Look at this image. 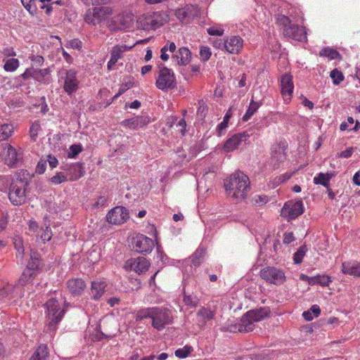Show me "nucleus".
I'll use <instances>...</instances> for the list:
<instances>
[{
  "mask_svg": "<svg viewBox=\"0 0 360 360\" xmlns=\"http://www.w3.org/2000/svg\"><path fill=\"white\" fill-rule=\"evenodd\" d=\"M227 195L240 201L245 198L250 191L249 177L241 171H237L224 180Z\"/></svg>",
  "mask_w": 360,
  "mask_h": 360,
  "instance_id": "1",
  "label": "nucleus"
},
{
  "mask_svg": "<svg viewBox=\"0 0 360 360\" xmlns=\"http://www.w3.org/2000/svg\"><path fill=\"white\" fill-rule=\"evenodd\" d=\"M18 160V154L15 149L9 145L5 157L6 163L10 167H13L17 163Z\"/></svg>",
  "mask_w": 360,
  "mask_h": 360,
  "instance_id": "34",
  "label": "nucleus"
},
{
  "mask_svg": "<svg viewBox=\"0 0 360 360\" xmlns=\"http://www.w3.org/2000/svg\"><path fill=\"white\" fill-rule=\"evenodd\" d=\"M267 308H260L259 309L251 310L245 314L238 325L231 326V331L250 332L255 328V323L258 322L266 317L269 313Z\"/></svg>",
  "mask_w": 360,
  "mask_h": 360,
  "instance_id": "2",
  "label": "nucleus"
},
{
  "mask_svg": "<svg viewBox=\"0 0 360 360\" xmlns=\"http://www.w3.org/2000/svg\"><path fill=\"white\" fill-rule=\"evenodd\" d=\"M137 27L143 30H154L150 13L140 15L136 20Z\"/></svg>",
  "mask_w": 360,
  "mask_h": 360,
  "instance_id": "27",
  "label": "nucleus"
},
{
  "mask_svg": "<svg viewBox=\"0 0 360 360\" xmlns=\"http://www.w3.org/2000/svg\"><path fill=\"white\" fill-rule=\"evenodd\" d=\"M314 184H320L326 188H328L330 186V181H328V178H327V175L325 173H319L314 178Z\"/></svg>",
  "mask_w": 360,
  "mask_h": 360,
  "instance_id": "43",
  "label": "nucleus"
},
{
  "mask_svg": "<svg viewBox=\"0 0 360 360\" xmlns=\"http://www.w3.org/2000/svg\"><path fill=\"white\" fill-rule=\"evenodd\" d=\"M49 352L46 345H41L33 353L29 360H48Z\"/></svg>",
  "mask_w": 360,
  "mask_h": 360,
  "instance_id": "32",
  "label": "nucleus"
},
{
  "mask_svg": "<svg viewBox=\"0 0 360 360\" xmlns=\"http://www.w3.org/2000/svg\"><path fill=\"white\" fill-rule=\"evenodd\" d=\"M50 72L51 70L49 68L35 69L34 67H30L27 68L25 71L19 76V77L22 78L23 80H27L30 78H33L39 82L45 84L47 82L46 76L49 75Z\"/></svg>",
  "mask_w": 360,
  "mask_h": 360,
  "instance_id": "14",
  "label": "nucleus"
},
{
  "mask_svg": "<svg viewBox=\"0 0 360 360\" xmlns=\"http://www.w3.org/2000/svg\"><path fill=\"white\" fill-rule=\"evenodd\" d=\"M19 289L20 291L22 290L18 284L16 285L8 284L6 286L0 289V300L17 297L18 295L17 290Z\"/></svg>",
  "mask_w": 360,
  "mask_h": 360,
  "instance_id": "29",
  "label": "nucleus"
},
{
  "mask_svg": "<svg viewBox=\"0 0 360 360\" xmlns=\"http://www.w3.org/2000/svg\"><path fill=\"white\" fill-rule=\"evenodd\" d=\"M79 81L76 76V72L73 70H67L65 72V78L63 88L65 91L71 95L77 91L78 89Z\"/></svg>",
  "mask_w": 360,
  "mask_h": 360,
  "instance_id": "16",
  "label": "nucleus"
},
{
  "mask_svg": "<svg viewBox=\"0 0 360 360\" xmlns=\"http://www.w3.org/2000/svg\"><path fill=\"white\" fill-rule=\"evenodd\" d=\"M129 217L128 210L122 206L112 208L106 215L107 221L112 224H121Z\"/></svg>",
  "mask_w": 360,
  "mask_h": 360,
  "instance_id": "12",
  "label": "nucleus"
},
{
  "mask_svg": "<svg viewBox=\"0 0 360 360\" xmlns=\"http://www.w3.org/2000/svg\"><path fill=\"white\" fill-rule=\"evenodd\" d=\"M214 316V312L205 307H202L197 313L198 321L203 326Z\"/></svg>",
  "mask_w": 360,
  "mask_h": 360,
  "instance_id": "31",
  "label": "nucleus"
},
{
  "mask_svg": "<svg viewBox=\"0 0 360 360\" xmlns=\"http://www.w3.org/2000/svg\"><path fill=\"white\" fill-rule=\"evenodd\" d=\"M132 86V83L131 82H127L124 84H122L118 91V92L114 96L113 100L118 98L120 96H121L122 94H124L127 90L130 89Z\"/></svg>",
  "mask_w": 360,
  "mask_h": 360,
  "instance_id": "52",
  "label": "nucleus"
},
{
  "mask_svg": "<svg viewBox=\"0 0 360 360\" xmlns=\"http://www.w3.org/2000/svg\"><path fill=\"white\" fill-rule=\"evenodd\" d=\"M295 240V237L292 232L285 233L283 236V243L285 244H290Z\"/></svg>",
  "mask_w": 360,
  "mask_h": 360,
  "instance_id": "60",
  "label": "nucleus"
},
{
  "mask_svg": "<svg viewBox=\"0 0 360 360\" xmlns=\"http://www.w3.org/2000/svg\"><path fill=\"white\" fill-rule=\"evenodd\" d=\"M133 249L141 254H148L154 248V241L143 234H137L132 238Z\"/></svg>",
  "mask_w": 360,
  "mask_h": 360,
  "instance_id": "10",
  "label": "nucleus"
},
{
  "mask_svg": "<svg viewBox=\"0 0 360 360\" xmlns=\"http://www.w3.org/2000/svg\"><path fill=\"white\" fill-rule=\"evenodd\" d=\"M184 302L186 305L194 308L198 304V299L195 295H186V294H184Z\"/></svg>",
  "mask_w": 360,
  "mask_h": 360,
  "instance_id": "47",
  "label": "nucleus"
},
{
  "mask_svg": "<svg viewBox=\"0 0 360 360\" xmlns=\"http://www.w3.org/2000/svg\"><path fill=\"white\" fill-rule=\"evenodd\" d=\"M320 56L327 57L330 60L341 58L340 54L335 49H330L329 47L322 49L320 51Z\"/></svg>",
  "mask_w": 360,
  "mask_h": 360,
  "instance_id": "37",
  "label": "nucleus"
},
{
  "mask_svg": "<svg viewBox=\"0 0 360 360\" xmlns=\"http://www.w3.org/2000/svg\"><path fill=\"white\" fill-rule=\"evenodd\" d=\"M176 84V78L172 70L162 65L155 82L156 87L160 90L173 89Z\"/></svg>",
  "mask_w": 360,
  "mask_h": 360,
  "instance_id": "8",
  "label": "nucleus"
},
{
  "mask_svg": "<svg viewBox=\"0 0 360 360\" xmlns=\"http://www.w3.org/2000/svg\"><path fill=\"white\" fill-rule=\"evenodd\" d=\"M27 266L29 268L34 270H37L40 267L41 261L39 255L37 252H33L31 253L30 261L28 262Z\"/></svg>",
  "mask_w": 360,
  "mask_h": 360,
  "instance_id": "41",
  "label": "nucleus"
},
{
  "mask_svg": "<svg viewBox=\"0 0 360 360\" xmlns=\"http://www.w3.org/2000/svg\"><path fill=\"white\" fill-rule=\"evenodd\" d=\"M20 62L17 58H10L6 60L4 68L7 72H13L19 67Z\"/></svg>",
  "mask_w": 360,
  "mask_h": 360,
  "instance_id": "40",
  "label": "nucleus"
},
{
  "mask_svg": "<svg viewBox=\"0 0 360 360\" xmlns=\"http://www.w3.org/2000/svg\"><path fill=\"white\" fill-rule=\"evenodd\" d=\"M330 77L333 79L335 84H339L344 79L342 73L337 69L330 72Z\"/></svg>",
  "mask_w": 360,
  "mask_h": 360,
  "instance_id": "48",
  "label": "nucleus"
},
{
  "mask_svg": "<svg viewBox=\"0 0 360 360\" xmlns=\"http://www.w3.org/2000/svg\"><path fill=\"white\" fill-rule=\"evenodd\" d=\"M198 13V7L192 4H187L184 7L179 8L175 11L176 18L184 23H189Z\"/></svg>",
  "mask_w": 360,
  "mask_h": 360,
  "instance_id": "15",
  "label": "nucleus"
},
{
  "mask_svg": "<svg viewBox=\"0 0 360 360\" xmlns=\"http://www.w3.org/2000/svg\"><path fill=\"white\" fill-rule=\"evenodd\" d=\"M68 177L67 174H65L63 172H57L50 179V182L54 185H58L62 183L68 181Z\"/></svg>",
  "mask_w": 360,
  "mask_h": 360,
  "instance_id": "42",
  "label": "nucleus"
},
{
  "mask_svg": "<svg viewBox=\"0 0 360 360\" xmlns=\"http://www.w3.org/2000/svg\"><path fill=\"white\" fill-rule=\"evenodd\" d=\"M34 271V269H32L27 266V269L22 272L20 278H19L18 285L19 286H22L25 284L27 281L34 278L36 274Z\"/></svg>",
  "mask_w": 360,
  "mask_h": 360,
  "instance_id": "35",
  "label": "nucleus"
},
{
  "mask_svg": "<svg viewBox=\"0 0 360 360\" xmlns=\"http://www.w3.org/2000/svg\"><path fill=\"white\" fill-rule=\"evenodd\" d=\"M150 262L143 257L131 258L126 261L124 268L127 271H134L138 274H141L148 271Z\"/></svg>",
  "mask_w": 360,
  "mask_h": 360,
  "instance_id": "13",
  "label": "nucleus"
},
{
  "mask_svg": "<svg viewBox=\"0 0 360 360\" xmlns=\"http://www.w3.org/2000/svg\"><path fill=\"white\" fill-rule=\"evenodd\" d=\"M342 271L345 274H349L354 276H360V262H349L342 264Z\"/></svg>",
  "mask_w": 360,
  "mask_h": 360,
  "instance_id": "26",
  "label": "nucleus"
},
{
  "mask_svg": "<svg viewBox=\"0 0 360 360\" xmlns=\"http://www.w3.org/2000/svg\"><path fill=\"white\" fill-rule=\"evenodd\" d=\"M41 129L39 122H35L32 124L30 128V136L33 141H36L39 131Z\"/></svg>",
  "mask_w": 360,
  "mask_h": 360,
  "instance_id": "46",
  "label": "nucleus"
},
{
  "mask_svg": "<svg viewBox=\"0 0 360 360\" xmlns=\"http://www.w3.org/2000/svg\"><path fill=\"white\" fill-rule=\"evenodd\" d=\"M126 45L115 46L110 52V59L108 62V70H111L117 60L123 57V53L129 49Z\"/></svg>",
  "mask_w": 360,
  "mask_h": 360,
  "instance_id": "18",
  "label": "nucleus"
},
{
  "mask_svg": "<svg viewBox=\"0 0 360 360\" xmlns=\"http://www.w3.org/2000/svg\"><path fill=\"white\" fill-rule=\"evenodd\" d=\"M14 132V127L11 124H0V142L8 140Z\"/></svg>",
  "mask_w": 360,
  "mask_h": 360,
  "instance_id": "33",
  "label": "nucleus"
},
{
  "mask_svg": "<svg viewBox=\"0 0 360 360\" xmlns=\"http://www.w3.org/2000/svg\"><path fill=\"white\" fill-rule=\"evenodd\" d=\"M155 307H148L140 309L137 311L136 315V320H143L150 318L152 319L154 313Z\"/></svg>",
  "mask_w": 360,
  "mask_h": 360,
  "instance_id": "36",
  "label": "nucleus"
},
{
  "mask_svg": "<svg viewBox=\"0 0 360 360\" xmlns=\"http://www.w3.org/2000/svg\"><path fill=\"white\" fill-rule=\"evenodd\" d=\"M172 58L176 61L178 65H186L191 60V53L188 49L186 47H181L176 53L173 55Z\"/></svg>",
  "mask_w": 360,
  "mask_h": 360,
  "instance_id": "22",
  "label": "nucleus"
},
{
  "mask_svg": "<svg viewBox=\"0 0 360 360\" xmlns=\"http://www.w3.org/2000/svg\"><path fill=\"white\" fill-rule=\"evenodd\" d=\"M51 236H52L51 231L49 226H46L41 235V238L44 241H49L51 238Z\"/></svg>",
  "mask_w": 360,
  "mask_h": 360,
  "instance_id": "58",
  "label": "nucleus"
},
{
  "mask_svg": "<svg viewBox=\"0 0 360 360\" xmlns=\"http://www.w3.org/2000/svg\"><path fill=\"white\" fill-rule=\"evenodd\" d=\"M260 276L266 282L274 284L281 285L285 281L284 272L274 266H267L260 271Z\"/></svg>",
  "mask_w": 360,
  "mask_h": 360,
  "instance_id": "9",
  "label": "nucleus"
},
{
  "mask_svg": "<svg viewBox=\"0 0 360 360\" xmlns=\"http://www.w3.org/2000/svg\"><path fill=\"white\" fill-rule=\"evenodd\" d=\"M259 107V103L255 102L253 100H252L245 114L243 117V120L245 122L248 121L253 115V114L257 110Z\"/></svg>",
  "mask_w": 360,
  "mask_h": 360,
  "instance_id": "39",
  "label": "nucleus"
},
{
  "mask_svg": "<svg viewBox=\"0 0 360 360\" xmlns=\"http://www.w3.org/2000/svg\"><path fill=\"white\" fill-rule=\"evenodd\" d=\"M190 347H184L175 351V355L179 358H186L190 354Z\"/></svg>",
  "mask_w": 360,
  "mask_h": 360,
  "instance_id": "54",
  "label": "nucleus"
},
{
  "mask_svg": "<svg viewBox=\"0 0 360 360\" xmlns=\"http://www.w3.org/2000/svg\"><path fill=\"white\" fill-rule=\"evenodd\" d=\"M131 20L130 16L119 14L112 17L108 22V27L113 31L122 30L129 26Z\"/></svg>",
  "mask_w": 360,
  "mask_h": 360,
  "instance_id": "17",
  "label": "nucleus"
},
{
  "mask_svg": "<svg viewBox=\"0 0 360 360\" xmlns=\"http://www.w3.org/2000/svg\"><path fill=\"white\" fill-rule=\"evenodd\" d=\"M28 182L27 179L20 175L10 185L8 198L14 205H22L25 201V188Z\"/></svg>",
  "mask_w": 360,
  "mask_h": 360,
  "instance_id": "4",
  "label": "nucleus"
},
{
  "mask_svg": "<svg viewBox=\"0 0 360 360\" xmlns=\"http://www.w3.org/2000/svg\"><path fill=\"white\" fill-rule=\"evenodd\" d=\"M243 42L241 37L233 36L224 42L223 47L230 53H238L243 47Z\"/></svg>",
  "mask_w": 360,
  "mask_h": 360,
  "instance_id": "19",
  "label": "nucleus"
},
{
  "mask_svg": "<svg viewBox=\"0 0 360 360\" xmlns=\"http://www.w3.org/2000/svg\"><path fill=\"white\" fill-rule=\"evenodd\" d=\"M207 33L212 36H221L224 34V30L216 27H210L207 29Z\"/></svg>",
  "mask_w": 360,
  "mask_h": 360,
  "instance_id": "57",
  "label": "nucleus"
},
{
  "mask_svg": "<svg viewBox=\"0 0 360 360\" xmlns=\"http://www.w3.org/2000/svg\"><path fill=\"white\" fill-rule=\"evenodd\" d=\"M353 151H354V148H352V147L346 149L345 150L342 151L340 153L339 157L344 158H348L352 156Z\"/></svg>",
  "mask_w": 360,
  "mask_h": 360,
  "instance_id": "61",
  "label": "nucleus"
},
{
  "mask_svg": "<svg viewBox=\"0 0 360 360\" xmlns=\"http://www.w3.org/2000/svg\"><path fill=\"white\" fill-rule=\"evenodd\" d=\"M304 212V204L302 200L295 202L288 201L285 203L281 210V216L288 219V221L294 219Z\"/></svg>",
  "mask_w": 360,
  "mask_h": 360,
  "instance_id": "11",
  "label": "nucleus"
},
{
  "mask_svg": "<svg viewBox=\"0 0 360 360\" xmlns=\"http://www.w3.org/2000/svg\"><path fill=\"white\" fill-rule=\"evenodd\" d=\"M21 2L31 14H34L37 12L36 0H21Z\"/></svg>",
  "mask_w": 360,
  "mask_h": 360,
  "instance_id": "45",
  "label": "nucleus"
},
{
  "mask_svg": "<svg viewBox=\"0 0 360 360\" xmlns=\"http://www.w3.org/2000/svg\"><path fill=\"white\" fill-rule=\"evenodd\" d=\"M276 23L283 30L284 37L302 41L307 39L304 28L297 24L292 23L286 15L278 14L276 17Z\"/></svg>",
  "mask_w": 360,
  "mask_h": 360,
  "instance_id": "3",
  "label": "nucleus"
},
{
  "mask_svg": "<svg viewBox=\"0 0 360 360\" xmlns=\"http://www.w3.org/2000/svg\"><path fill=\"white\" fill-rule=\"evenodd\" d=\"M67 286L69 292L73 295H80L86 288L84 281L79 278L69 280Z\"/></svg>",
  "mask_w": 360,
  "mask_h": 360,
  "instance_id": "23",
  "label": "nucleus"
},
{
  "mask_svg": "<svg viewBox=\"0 0 360 360\" xmlns=\"http://www.w3.org/2000/svg\"><path fill=\"white\" fill-rule=\"evenodd\" d=\"M269 198L266 195H256L254 198L255 204L259 206L266 204Z\"/></svg>",
  "mask_w": 360,
  "mask_h": 360,
  "instance_id": "56",
  "label": "nucleus"
},
{
  "mask_svg": "<svg viewBox=\"0 0 360 360\" xmlns=\"http://www.w3.org/2000/svg\"><path fill=\"white\" fill-rule=\"evenodd\" d=\"M210 49L207 46H202L200 51V55L204 61L207 60L211 56Z\"/></svg>",
  "mask_w": 360,
  "mask_h": 360,
  "instance_id": "53",
  "label": "nucleus"
},
{
  "mask_svg": "<svg viewBox=\"0 0 360 360\" xmlns=\"http://www.w3.org/2000/svg\"><path fill=\"white\" fill-rule=\"evenodd\" d=\"M14 247L15 250L18 251V255L20 257H22L24 254V247L22 243V239L20 237L16 236L14 238Z\"/></svg>",
  "mask_w": 360,
  "mask_h": 360,
  "instance_id": "49",
  "label": "nucleus"
},
{
  "mask_svg": "<svg viewBox=\"0 0 360 360\" xmlns=\"http://www.w3.org/2000/svg\"><path fill=\"white\" fill-rule=\"evenodd\" d=\"M249 135L245 133H240L236 134L229 139H228L224 145V149L226 152L232 151L235 150L243 141H245L246 138L248 137Z\"/></svg>",
  "mask_w": 360,
  "mask_h": 360,
  "instance_id": "21",
  "label": "nucleus"
},
{
  "mask_svg": "<svg viewBox=\"0 0 360 360\" xmlns=\"http://www.w3.org/2000/svg\"><path fill=\"white\" fill-rule=\"evenodd\" d=\"M154 30L162 26L169 20V16L165 11L150 12Z\"/></svg>",
  "mask_w": 360,
  "mask_h": 360,
  "instance_id": "24",
  "label": "nucleus"
},
{
  "mask_svg": "<svg viewBox=\"0 0 360 360\" xmlns=\"http://www.w3.org/2000/svg\"><path fill=\"white\" fill-rule=\"evenodd\" d=\"M105 287L106 284L103 281H93L91 283L92 297L96 300H98L104 294Z\"/></svg>",
  "mask_w": 360,
  "mask_h": 360,
  "instance_id": "30",
  "label": "nucleus"
},
{
  "mask_svg": "<svg viewBox=\"0 0 360 360\" xmlns=\"http://www.w3.org/2000/svg\"><path fill=\"white\" fill-rule=\"evenodd\" d=\"M112 14V10L108 6L94 7L86 11L84 15V20L92 25L100 24Z\"/></svg>",
  "mask_w": 360,
  "mask_h": 360,
  "instance_id": "6",
  "label": "nucleus"
},
{
  "mask_svg": "<svg viewBox=\"0 0 360 360\" xmlns=\"http://www.w3.org/2000/svg\"><path fill=\"white\" fill-rule=\"evenodd\" d=\"M125 122L129 128L135 129L148 124L150 122V118L148 116H138L127 120Z\"/></svg>",
  "mask_w": 360,
  "mask_h": 360,
  "instance_id": "28",
  "label": "nucleus"
},
{
  "mask_svg": "<svg viewBox=\"0 0 360 360\" xmlns=\"http://www.w3.org/2000/svg\"><path fill=\"white\" fill-rule=\"evenodd\" d=\"M70 181H75L83 176V167L81 164L76 163L64 169Z\"/></svg>",
  "mask_w": 360,
  "mask_h": 360,
  "instance_id": "25",
  "label": "nucleus"
},
{
  "mask_svg": "<svg viewBox=\"0 0 360 360\" xmlns=\"http://www.w3.org/2000/svg\"><path fill=\"white\" fill-rule=\"evenodd\" d=\"M354 122V119L352 117H348L347 122H344L340 124V129L345 131L348 129L349 124H353Z\"/></svg>",
  "mask_w": 360,
  "mask_h": 360,
  "instance_id": "62",
  "label": "nucleus"
},
{
  "mask_svg": "<svg viewBox=\"0 0 360 360\" xmlns=\"http://www.w3.org/2000/svg\"><path fill=\"white\" fill-rule=\"evenodd\" d=\"M173 322L172 311L165 307H155L152 318V326L158 330H163L166 326Z\"/></svg>",
  "mask_w": 360,
  "mask_h": 360,
  "instance_id": "7",
  "label": "nucleus"
},
{
  "mask_svg": "<svg viewBox=\"0 0 360 360\" xmlns=\"http://www.w3.org/2000/svg\"><path fill=\"white\" fill-rule=\"evenodd\" d=\"M205 256V251L202 248H198L192 255V264L194 266H199Z\"/></svg>",
  "mask_w": 360,
  "mask_h": 360,
  "instance_id": "38",
  "label": "nucleus"
},
{
  "mask_svg": "<svg viewBox=\"0 0 360 360\" xmlns=\"http://www.w3.org/2000/svg\"><path fill=\"white\" fill-rule=\"evenodd\" d=\"M46 307L49 321L47 330L54 331L56 329L57 324L62 319L65 310L60 309L58 301L54 298H51L46 302Z\"/></svg>",
  "mask_w": 360,
  "mask_h": 360,
  "instance_id": "5",
  "label": "nucleus"
},
{
  "mask_svg": "<svg viewBox=\"0 0 360 360\" xmlns=\"http://www.w3.org/2000/svg\"><path fill=\"white\" fill-rule=\"evenodd\" d=\"M281 88L282 95L290 99L294 89L292 77L290 75L285 74L281 77Z\"/></svg>",
  "mask_w": 360,
  "mask_h": 360,
  "instance_id": "20",
  "label": "nucleus"
},
{
  "mask_svg": "<svg viewBox=\"0 0 360 360\" xmlns=\"http://www.w3.org/2000/svg\"><path fill=\"white\" fill-rule=\"evenodd\" d=\"M82 151V146L77 144H73L70 147L68 153L69 158H75Z\"/></svg>",
  "mask_w": 360,
  "mask_h": 360,
  "instance_id": "51",
  "label": "nucleus"
},
{
  "mask_svg": "<svg viewBox=\"0 0 360 360\" xmlns=\"http://www.w3.org/2000/svg\"><path fill=\"white\" fill-rule=\"evenodd\" d=\"M307 248L305 245L300 247L297 251L294 254L293 259L295 264H300L305 255Z\"/></svg>",
  "mask_w": 360,
  "mask_h": 360,
  "instance_id": "44",
  "label": "nucleus"
},
{
  "mask_svg": "<svg viewBox=\"0 0 360 360\" xmlns=\"http://www.w3.org/2000/svg\"><path fill=\"white\" fill-rule=\"evenodd\" d=\"M47 158V161L49 162V166L51 167L54 168L57 167L58 161L56 157L49 155H48Z\"/></svg>",
  "mask_w": 360,
  "mask_h": 360,
  "instance_id": "63",
  "label": "nucleus"
},
{
  "mask_svg": "<svg viewBox=\"0 0 360 360\" xmlns=\"http://www.w3.org/2000/svg\"><path fill=\"white\" fill-rule=\"evenodd\" d=\"M107 198L105 196H99L95 203L94 204V207L96 208H99L101 207L104 206L107 202Z\"/></svg>",
  "mask_w": 360,
  "mask_h": 360,
  "instance_id": "59",
  "label": "nucleus"
},
{
  "mask_svg": "<svg viewBox=\"0 0 360 360\" xmlns=\"http://www.w3.org/2000/svg\"><path fill=\"white\" fill-rule=\"evenodd\" d=\"M318 284L322 286H328L331 282L330 278L327 275H318Z\"/></svg>",
  "mask_w": 360,
  "mask_h": 360,
  "instance_id": "55",
  "label": "nucleus"
},
{
  "mask_svg": "<svg viewBox=\"0 0 360 360\" xmlns=\"http://www.w3.org/2000/svg\"><path fill=\"white\" fill-rule=\"evenodd\" d=\"M70 47L76 49H80L82 48V42L78 39H72L69 41Z\"/></svg>",
  "mask_w": 360,
  "mask_h": 360,
  "instance_id": "64",
  "label": "nucleus"
},
{
  "mask_svg": "<svg viewBox=\"0 0 360 360\" xmlns=\"http://www.w3.org/2000/svg\"><path fill=\"white\" fill-rule=\"evenodd\" d=\"M29 58L32 62V67H34V65L41 66L43 65V63L44 62V57L41 56H39V55H31L30 56H29Z\"/></svg>",
  "mask_w": 360,
  "mask_h": 360,
  "instance_id": "50",
  "label": "nucleus"
}]
</instances>
